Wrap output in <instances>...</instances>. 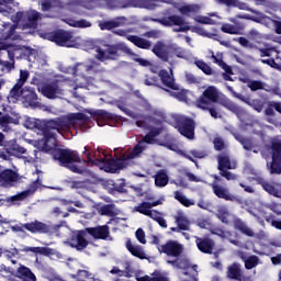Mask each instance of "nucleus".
<instances>
[{
	"label": "nucleus",
	"instance_id": "1",
	"mask_svg": "<svg viewBox=\"0 0 281 281\" xmlns=\"http://www.w3.org/2000/svg\"><path fill=\"white\" fill-rule=\"evenodd\" d=\"M161 131V125L153 127L150 132L144 137V139L134 147L132 153L123 154V156L116 160L111 159V156H106L104 154L103 156H100V158L93 159L91 157V154H87L88 164L97 166L98 168H100V170H104V172L113 173L117 170H124V168L131 165V159H137V157H139V154L146 150L147 144H155V137H157V135H160Z\"/></svg>",
	"mask_w": 281,
	"mask_h": 281
},
{
	"label": "nucleus",
	"instance_id": "2",
	"mask_svg": "<svg viewBox=\"0 0 281 281\" xmlns=\"http://www.w3.org/2000/svg\"><path fill=\"white\" fill-rule=\"evenodd\" d=\"M160 254H166L169 258H176V260H167L168 265L180 269V281H196V278L192 277L196 273V266L190 265L187 259H179V256L183 254V245L177 240H169L165 245L158 247ZM192 273V276H190Z\"/></svg>",
	"mask_w": 281,
	"mask_h": 281
},
{
	"label": "nucleus",
	"instance_id": "3",
	"mask_svg": "<svg viewBox=\"0 0 281 281\" xmlns=\"http://www.w3.org/2000/svg\"><path fill=\"white\" fill-rule=\"evenodd\" d=\"M87 234L92 236L95 240H106L109 238V226H98L86 228V231H77L72 235V239L70 241L71 247H75L77 251H82L86 249L89 241H87Z\"/></svg>",
	"mask_w": 281,
	"mask_h": 281
},
{
	"label": "nucleus",
	"instance_id": "4",
	"mask_svg": "<svg viewBox=\"0 0 281 281\" xmlns=\"http://www.w3.org/2000/svg\"><path fill=\"white\" fill-rule=\"evenodd\" d=\"M65 128H69V125L63 126L60 119L47 121L43 131L44 139L37 142L38 150H43L44 153L54 150L57 146L56 133L54 131L60 133Z\"/></svg>",
	"mask_w": 281,
	"mask_h": 281
},
{
	"label": "nucleus",
	"instance_id": "5",
	"mask_svg": "<svg viewBox=\"0 0 281 281\" xmlns=\"http://www.w3.org/2000/svg\"><path fill=\"white\" fill-rule=\"evenodd\" d=\"M53 157L59 161L60 166L68 168L71 172H77V175H82V172H85V168L82 167V164L85 162H82L80 157L72 150L56 149Z\"/></svg>",
	"mask_w": 281,
	"mask_h": 281
},
{
	"label": "nucleus",
	"instance_id": "6",
	"mask_svg": "<svg viewBox=\"0 0 281 281\" xmlns=\"http://www.w3.org/2000/svg\"><path fill=\"white\" fill-rule=\"evenodd\" d=\"M21 46L14 44H3L0 42V71L10 74L14 69V52H19Z\"/></svg>",
	"mask_w": 281,
	"mask_h": 281
},
{
	"label": "nucleus",
	"instance_id": "7",
	"mask_svg": "<svg viewBox=\"0 0 281 281\" xmlns=\"http://www.w3.org/2000/svg\"><path fill=\"white\" fill-rule=\"evenodd\" d=\"M8 99L9 102H12L13 104L20 101L24 106H37L38 104V95H36V91L30 87L18 88L15 94H13L11 90Z\"/></svg>",
	"mask_w": 281,
	"mask_h": 281
},
{
	"label": "nucleus",
	"instance_id": "8",
	"mask_svg": "<svg viewBox=\"0 0 281 281\" xmlns=\"http://www.w3.org/2000/svg\"><path fill=\"white\" fill-rule=\"evenodd\" d=\"M262 157L267 159V157L271 156L272 157V164L270 167V172L271 175L281 173V144L278 140L272 142V146L265 147L261 151Z\"/></svg>",
	"mask_w": 281,
	"mask_h": 281
},
{
	"label": "nucleus",
	"instance_id": "9",
	"mask_svg": "<svg viewBox=\"0 0 281 281\" xmlns=\"http://www.w3.org/2000/svg\"><path fill=\"white\" fill-rule=\"evenodd\" d=\"M42 15L36 10H30L25 13L18 12L14 15H12L11 21L13 23H21L23 30L27 29H36V25H38V21H41Z\"/></svg>",
	"mask_w": 281,
	"mask_h": 281
},
{
	"label": "nucleus",
	"instance_id": "10",
	"mask_svg": "<svg viewBox=\"0 0 281 281\" xmlns=\"http://www.w3.org/2000/svg\"><path fill=\"white\" fill-rule=\"evenodd\" d=\"M160 80L165 87H168V89H171V95L173 98H177V100H180L181 102L188 100L187 92L184 90L179 89V85L175 82V77L172 75L168 74L166 70H161L159 72Z\"/></svg>",
	"mask_w": 281,
	"mask_h": 281
},
{
	"label": "nucleus",
	"instance_id": "11",
	"mask_svg": "<svg viewBox=\"0 0 281 281\" xmlns=\"http://www.w3.org/2000/svg\"><path fill=\"white\" fill-rule=\"evenodd\" d=\"M218 89L214 86H209L202 93V97L196 100L195 104L198 109L207 110L210 109V104H215V102H218Z\"/></svg>",
	"mask_w": 281,
	"mask_h": 281
},
{
	"label": "nucleus",
	"instance_id": "12",
	"mask_svg": "<svg viewBox=\"0 0 281 281\" xmlns=\"http://www.w3.org/2000/svg\"><path fill=\"white\" fill-rule=\"evenodd\" d=\"M160 25H164L165 27H172L173 32H188L190 31V23L186 21L181 15H171L168 18H162L160 20H157Z\"/></svg>",
	"mask_w": 281,
	"mask_h": 281
},
{
	"label": "nucleus",
	"instance_id": "13",
	"mask_svg": "<svg viewBox=\"0 0 281 281\" xmlns=\"http://www.w3.org/2000/svg\"><path fill=\"white\" fill-rule=\"evenodd\" d=\"M55 43L60 47H80L82 45V37L74 36V34L67 31H59L55 37Z\"/></svg>",
	"mask_w": 281,
	"mask_h": 281
},
{
	"label": "nucleus",
	"instance_id": "14",
	"mask_svg": "<svg viewBox=\"0 0 281 281\" xmlns=\"http://www.w3.org/2000/svg\"><path fill=\"white\" fill-rule=\"evenodd\" d=\"M38 91L44 94L48 100H56V98H60L63 95V89L56 82L48 83L38 88Z\"/></svg>",
	"mask_w": 281,
	"mask_h": 281
},
{
	"label": "nucleus",
	"instance_id": "15",
	"mask_svg": "<svg viewBox=\"0 0 281 281\" xmlns=\"http://www.w3.org/2000/svg\"><path fill=\"white\" fill-rule=\"evenodd\" d=\"M19 181V173L11 169H5L0 172V186L3 188H10Z\"/></svg>",
	"mask_w": 281,
	"mask_h": 281
},
{
	"label": "nucleus",
	"instance_id": "16",
	"mask_svg": "<svg viewBox=\"0 0 281 281\" xmlns=\"http://www.w3.org/2000/svg\"><path fill=\"white\" fill-rule=\"evenodd\" d=\"M1 38L4 41H21V35L16 34V24L3 23Z\"/></svg>",
	"mask_w": 281,
	"mask_h": 281
},
{
	"label": "nucleus",
	"instance_id": "17",
	"mask_svg": "<svg viewBox=\"0 0 281 281\" xmlns=\"http://www.w3.org/2000/svg\"><path fill=\"white\" fill-rule=\"evenodd\" d=\"M117 56V48L113 46H104L103 48L97 49L98 60H115Z\"/></svg>",
	"mask_w": 281,
	"mask_h": 281
},
{
	"label": "nucleus",
	"instance_id": "18",
	"mask_svg": "<svg viewBox=\"0 0 281 281\" xmlns=\"http://www.w3.org/2000/svg\"><path fill=\"white\" fill-rule=\"evenodd\" d=\"M116 34H119V36H126L130 43H133L136 47H139L140 49H150V46L153 45L150 42L139 36L127 35L126 31H117Z\"/></svg>",
	"mask_w": 281,
	"mask_h": 281
},
{
	"label": "nucleus",
	"instance_id": "19",
	"mask_svg": "<svg viewBox=\"0 0 281 281\" xmlns=\"http://www.w3.org/2000/svg\"><path fill=\"white\" fill-rule=\"evenodd\" d=\"M211 188L213 189L215 196H217L218 199H224L225 201H236V195L229 193V190H227V188L221 187L216 182H213L211 184Z\"/></svg>",
	"mask_w": 281,
	"mask_h": 281
},
{
	"label": "nucleus",
	"instance_id": "20",
	"mask_svg": "<svg viewBox=\"0 0 281 281\" xmlns=\"http://www.w3.org/2000/svg\"><path fill=\"white\" fill-rule=\"evenodd\" d=\"M24 229L31 232V234H45L49 232V227L40 221L30 222L23 225Z\"/></svg>",
	"mask_w": 281,
	"mask_h": 281
},
{
	"label": "nucleus",
	"instance_id": "21",
	"mask_svg": "<svg viewBox=\"0 0 281 281\" xmlns=\"http://www.w3.org/2000/svg\"><path fill=\"white\" fill-rule=\"evenodd\" d=\"M179 133L187 137V139H194V121L183 119V123L178 128Z\"/></svg>",
	"mask_w": 281,
	"mask_h": 281
},
{
	"label": "nucleus",
	"instance_id": "22",
	"mask_svg": "<svg viewBox=\"0 0 281 281\" xmlns=\"http://www.w3.org/2000/svg\"><path fill=\"white\" fill-rule=\"evenodd\" d=\"M127 22L128 20H126L125 16H119L105 22H100L99 26L100 30H113L115 27H122L123 25H126Z\"/></svg>",
	"mask_w": 281,
	"mask_h": 281
},
{
	"label": "nucleus",
	"instance_id": "23",
	"mask_svg": "<svg viewBox=\"0 0 281 281\" xmlns=\"http://www.w3.org/2000/svg\"><path fill=\"white\" fill-rule=\"evenodd\" d=\"M165 201L166 199L159 198L157 201L151 203L143 202L138 206H135L134 210L135 212H139V214H144L145 216H147V214L150 212V210H153V207H157V205H162Z\"/></svg>",
	"mask_w": 281,
	"mask_h": 281
},
{
	"label": "nucleus",
	"instance_id": "24",
	"mask_svg": "<svg viewBox=\"0 0 281 281\" xmlns=\"http://www.w3.org/2000/svg\"><path fill=\"white\" fill-rule=\"evenodd\" d=\"M19 278L23 281H36V274L32 270L23 265H20L16 269L15 279Z\"/></svg>",
	"mask_w": 281,
	"mask_h": 281
},
{
	"label": "nucleus",
	"instance_id": "25",
	"mask_svg": "<svg viewBox=\"0 0 281 281\" xmlns=\"http://www.w3.org/2000/svg\"><path fill=\"white\" fill-rule=\"evenodd\" d=\"M221 19L218 13H209L207 15H196L194 21L201 23L202 25H216L217 21Z\"/></svg>",
	"mask_w": 281,
	"mask_h": 281
},
{
	"label": "nucleus",
	"instance_id": "26",
	"mask_svg": "<svg viewBox=\"0 0 281 281\" xmlns=\"http://www.w3.org/2000/svg\"><path fill=\"white\" fill-rule=\"evenodd\" d=\"M153 53L155 54V56H157L161 60H168V58L170 56V47H168L166 44H164L161 42H158L154 46Z\"/></svg>",
	"mask_w": 281,
	"mask_h": 281
},
{
	"label": "nucleus",
	"instance_id": "27",
	"mask_svg": "<svg viewBox=\"0 0 281 281\" xmlns=\"http://www.w3.org/2000/svg\"><path fill=\"white\" fill-rule=\"evenodd\" d=\"M195 243L200 251L203 254H212V250L214 249V241L207 238L196 237Z\"/></svg>",
	"mask_w": 281,
	"mask_h": 281
},
{
	"label": "nucleus",
	"instance_id": "28",
	"mask_svg": "<svg viewBox=\"0 0 281 281\" xmlns=\"http://www.w3.org/2000/svg\"><path fill=\"white\" fill-rule=\"evenodd\" d=\"M126 249L132 254V256H135L136 258H139L140 260L146 259V251H144V248L139 245H134L131 243V240L126 241Z\"/></svg>",
	"mask_w": 281,
	"mask_h": 281
},
{
	"label": "nucleus",
	"instance_id": "29",
	"mask_svg": "<svg viewBox=\"0 0 281 281\" xmlns=\"http://www.w3.org/2000/svg\"><path fill=\"white\" fill-rule=\"evenodd\" d=\"M237 19H246L249 21H255V23H271V18L262 14V13H257V15H249V14H238Z\"/></svg>",
	"mask_w": 281,
	"mask_h": 281
},
{
	"label": "nucleus",
	"instance_id": "30",
	"mask_svg": "<svg viewBox=\"0 0 281 281\" xmlns=\"http://www.w3.org/2000/svg\"><path fill=\"white\" fill-rule=\"evenodd\" d=\"M27 78H30V71L21 69L20 70V77L16 80L15 85L13 86V88L11 89L13 95H16L15 94L16 91L19 89L23 88V86L27 82Z\"/></svg>",
	"mask_w": 281,
	"mask_h": 281
},
{
	"label": "nucleus",
	"instance_id": "31",
	"mask_svg": "<svg viewBox=\"0 0 281 281\" xmlns=\"http://www.w3.org/2000/svg\"><path fill=\"white\" fill-rule=\"evenodd\" d=\"M176 223L179 227V229L188 231L190 229V220L183 212H178L175 215Z\"/></svg>",
	"mask_w": 281,
	"mask_h": 281
},
{
	"label": "nucleus",
	"instance_id": "32",
	"mask_svg": "<svg viewBox=\"0 0 281 281\" xmlns=\"http://www.w3.org/2000/svg\"><path fill=\"white\" fill-rule=\"evenodd\" d=\"M170 178H168V172L166 170H160L155 175V186L157 188H166Z\"/></svg>",
	"mask_w": 281,
	"mask_h": 281
},
{
	"label": "nucleus",
	"instance_id": "33",
	"mask_svg": "<svg viewBox=\"0 0 281 281\" xmlns=\"http://www.w3.org/2000/svg\"><path fill=\"white\" fill-rule=\"evenodd\" d=\"M222 161V170H236V160H231L229 156L222 155L218 157V168H221Z\"/></svg>",
	"mask_w": 281,
	"mask_h": 281
},
{
	"label": "nucleus",
	"instance_id": "34",
	"mask_svg": "<svg viewBox=\"0 0 281 281\" xmlns=\"http://www.w3.org/2000/svg\"><path fill=\"white\" fill-rule=\"evenodd\" d=\"M16 256H19V249L0 247V258H8L13 265H16V261L12 260V258H16Z\"/></svg>",
	"mask_w": 281,
	"mask_h": 281
},
{
	"label": "nucleus",
	"instance_id": "35",
	"mask_svg": "<svg viewBox=\"0 0 281 281\" xmlns=\"http://www.w3.org/2000/svg\"><path fill=\"white\" fill-rule=\"evenodd\" d=\"M24 251H31L32 254H40L41 256H54L56 250L49 247H26Z\"/></svg>",
	"mask_w": 281,
	"mask_h": 281
},
{
	"label": "nucleus",
	"instance_id": "36",
	"mask_svg": "<svg viewBox=\"0 0 281 281\" xmlns=\"http://www.w3.org/2000/svg\"><path fill=\"white\" fill-rule=\"evenodd\" d=\"M234 227L245 234V236H254V231L247 226L244 222L240 221L238 217H234Z\"/></svg>",
	"mask_w": 281,
	"mask_h": 281
},
{
	"label": "nucleus",
	"instance_id": "37",
	"mask_svg": "<svg viewBox=\"0 0 281 281\" xmlns=\"http://www.w3.org/2000/svg\"><path fill=\"white\" fill-rule=\"evenodd\" d=\"M201 7L199 4H183L178 7V11L180 14H194V12H199Z\"/></svg>",
	"mask_w": 281,
	"mask_h": 281
},
{
	"label": "nucleus",
	"instance_id": "38",
	"mask_svg": "<svg viewBox=\"0 0 281 281\" xmlns=\"http://www.w3.org/2000/svg\"><path fill=\"white\" fill-rule=\"evenodd\" d=\"M147 216H149V218H153V221H156V223H158L160 227H168L166 220H164V216H161V213L159 211L151 209L149 213H147Z\"/></svg>",
	"mask_w": 281,
	"mask_h": 281
},
{
	"label": "nucleus",
	"instance_id": "39",
	"mask_svg": "<svg viewBox=\"0 0 281 281\" xmlns=\"http://www.w3.org/2000/svg\"><path fill=\"white\" fill-rule=\"evenodd\" d=\"M8 124H19V121L12 119L10 115H3V113L0 112V126L4 133L9 131Z\"/></svg>",
	"mask_w": 281,
	"mask_h": 281
},
{
	"label": "nucleus",
	"instance_id": "40",
	"mask_svg": "<svg viewBox=\"0 0 281 281\" xmlns=\"http://www.w3.org/2000/svg\"><path fill=\"white\" fill-rule=\"evenodd\" d=\"M0 276L8 281H16V274L14 271H12V269L5 267V265L0 266Z\"/></svg>",
	"mask_w": 281,
	"mask_h": 281
},
{
	"label": "nucleus",
	"instance_id": "41",
	"mask_svg": "<svg viewBox=\"0 0 281 281\" xmlns=\"http://www.w3.org/2000/svg\"><path fill=\"white\" fill-rule=\"evenodd\" d=\"M217 218H220L222 223H229L232 218H234V215L229 214L227 207L220 206L217 210Z\"/></svg>",
	"mask_w": 281,
	"mask_h": 281
},
{
	"label": "nucleus",
	"instance_id": "42",
	"mask_svg": "<svg viewBox=\"0 0 281 281\" xmlns=\"http://www.w3.org/2000/svg\"><path fill=\"white\" fill-rule=\"evenodd\" d=\"M175 0H144L143 8L147 10H155V8H159L161 3H172Z\"/></svg>",
	"mask_w": 281,
	"mask_h": 281
},
{
	"label": "nucleus",
	"instance_id": "43",
	"mask_svg": "<svg viewBox=\"0 0 281 281\" xmlns=\"http://www.w3.org/2000/svg\"><path fill=\"white\" fill-rule=\"evenodd\" d=\"M175 199L179 201L181 205H184V207H191V205H194V200L188 199V196L180 191L175 192Z\"/></svg>",
	"mask_w": 281,
	"mask_h": 281
},
{
	"label": "nucleus",
	"instance_id": "44",
	"mask_svg": "<svg viewBox=\"0 0 281 281\" xmlns=\"http://www.w3.org/2000/svg\"><path fill=\"white\" fill-rule=\"evenodd\" d=\"M8 153H10V155H14V157H23V155L27 153V149L24 147H21L18 144H13L8 148Z\"/></svg>",
	"mask_w": 281,
	"mask_h": 281
},
{
	"label": "nucleus",
	"instance_id": "45",
	"mask_svg": "<svg viewBox=\"0 0 281 281\" xmlns=\"http://www.w3.org/2000/svg\"><path fill=\"white\" fill-rule=\"evenodd\" d=\"M227 277L232 280H240V265L235 263L228 267Z\"/></svg>",
	"mask_w": 281,
	"mask_h": 281
},
{
	"label": "nucleus",
	"instance_id": "46",
	"mask_svg": "<svg viewBox=\"0 0 281 281\" xmlns=\"http://www.w3.org/2000/svg\"><path fill=\"white\" fill-rule=\"evenodd\" d=\"M32 194H34V191H32V190L22 191L18 194L11 196L10 201H12L13 203H16L19 201H25V199H27V196H32Z\"/></svg>",
	"mask_w": 281,
	"mask_h": 281
},
{
	"label": "nucleus",
	"instance_id": "47",
	"mask_svg": "<svg viewBox=\"0 0 281 281\" xmlns=\"http://www.w3.org/2000/svg\"><path fill=\"white\" fill-rule=\"evenodd\" d=\"M218 170H220L221 177H224L225 179H227V181H236V179H238V177L234 175L232 171H227L226 169H223V160H221L220 162Z\"/></svg>",
	"mask_w": 281,
	"mask_h": 281
},
{
	"label": "nucleus",
	"instance_id": "48",
	"mask_svg": "<svg viewBox=\"0 0 281 281\" xmlns=\"http://www.w3.org/2000/svg\"><path fill=\"white\" fill-rule=\"evenodd\" d=\"M177 56L178 58H188V55L183 49L177 45H171L169 49V56Z\"/></svg>",
	"mask_w": 281,
	"mask_h": 281
},
{
	"label": "nucleus",
	"instance_id": "49",
	"mask_svg": "<svg viewBox=\"0 0 281 281\" xmlns=\"http://www.w3.org/2000/svg\"><path fill=\"white\" fill-rule=\"evenodd\" d=\"M221 30L224 32V34H234V35L240 34V29L229 23L223 24L221 26Z\"/></svg>",
	"mask_w": 281,
	"mask_h": 281
},
{
	"label": "nucleus",
	"instance_id": "50",
	"mask_svg": "<svg viewBox=\"0 0 281 281\" xmlns=\"http://www.w3.org/2000/svg\"><path fill=\"white\" fill-rule=\"evenodd\" d=\"M66 23H68L70 25V27H91V22L87 21V20H67Z\"/></svg>",
	"mask_w": 281,
	"mask_h": 281
},
{
	"label": "nucleus",
	"instance_id": "51",
	"mask_svg": "<svg viewBox=\"0 0 281 281\" xmlns=\"http://www.w3.org/2000/svg\"><path fill=\"white\" fill-rule=\"evenodd\" d=\"M194 65H196V67L201 69V71H203V74H205L206 76H212L213 74L212 68L210 67V65L205 64V61L195 60Z\"/></svg>",
	"mask_w": 281,
	"mask_h": 281
},
{
	"label": "nucleus",
	"instance_id": "52",
	"mask_svg": "<svg viewBox=\"0 0 281 281\" xmlns=\"http://www.w3.org/2000/svg\"><path fill=\"white\" fill-rule=\"evenodd\" d=\"M78 281H93V273L89 270H79L77 273Z\"/></svg>",
	"mask_w": 281,
	"mask_h": 281
},
{
	"label": "nucleus",
	"instance_id": "53",
	"mask_svg": "<svg viewBox=\"0 0 281 281\" xmlns=\"http://www.w3.org/2000/svg\"><path fill=\"white\" fill-rule=\"evenodd\" d=\"M244 262L246 269H254V267H258V258L256 256L244 259Z\"/></svg>",
	"mask_w": 281,
	"mask_h": 281
},
{
	"label": "nucleus",
	"instance_id": "54",
	"mask_svg": "<svg viewBox=\"0 0 281 281\" xmlns=\"http://www.w3.org/2000/svg\"><path fill=\"white\" fill-rule=\"evenodd\" d=\"M68 120H69V124L71 126H75V124H78V122L85 120V114H82V113L70 114L68 116Z\"/></svg>",
	"mask_w": 281,
	"mask_h": 281
},
{
	"label": "nucleus",
	"instance_id": "55",
	"mask_svg": "<svg viewBox=\"0 0 281 281\" xmlns=\"http://www.w3.org/2000/svg\"><path fill=\"white\" fill-rule=\"evenodd\" d=\"M212 58L214 59V63H216V65H221L227 74H232V68L223 63V57L221 55H212Z\"/></svg>",
	"mask_w": 281,
	"mask_h": 281
},
{
	"label": "nucleus",
	"instance_id": "56",
	"mask_svg": "<svg viewBox=\"0 0 281 281\" xmlns=\"http://www.w3.org/2000/svg\"><path fill=\"white\" fill-rule=\"evenodd\" d=\"M99 214L101 216H113V214H115V211H113L112 205H104L99 210Z\"/></svg>",
	"mask_w": 281,
	"mask_h": 281
},
{
	"label": "nucleus",
	"instance_id": "57",
	"mask_svg": "<svg viewBox=\"0 0 281 281\" xmlns=\"http://www.w3.org/2000/svg\"><path fill=\"white\" fill-rule=\"evenodd\" d=\"M135 237L138 240V243H140V245H146V233L144 232V229L138 228L135 232Z\"/></svg>",
	"mask_w": 281,
	"mask_h": 281
},
{
	"label": "nucleus",
	"instance_id": "58",
	"mask_svg": "<svg viewBox=\"0 0 281 281\" xmlns=\"http://www.w3.org/2000/svg\"><path fill=\"white\" fill-rule=\"evenodd\" d=\"M235 8H238V10H246L247 12H254V14H258V12H256L251 8H249L248 3L241 2L239 0H237Z\"/></svg>",
	"mask_w": 281,
	"mask_h": 281
},
{
	"label": "nucleus",
	"instance_id": "59",
	"mask_svg": "<svg viewBox=\"0 0 281 281\" xmlns=\"http://www.w3.org/2000/svg\"><path fill=\"white\" fill-rule=\"evenodd\" d=\"M248 87L251 91H258L259 89H263L265 85L261 81H250L248 82Z\"/></svg>",
	"mask_w": 281,
	"mask_h": 281
},
{
	"label": "nucleus",
	"instance_id": "60",
	"mask_svg": "<svg viewBox=\"0 0 281 281\" xmlns=\"http://www.w3.org/2000/svg\"><path fill=\"white\" fill-rule=\"evenodd\" d=\"M262 25H266L267 27L273 25L274 30H276V33L281 34V22L271 20L270 23H262Z\"/></svg>",
	"mask_w": 281,
	"mask_h": 281
},
{
	"label": "nucleus",
	"instance_id": "61",
	"mask_svg": "<svg viewBox=\"0 0 281 281\" xmlns=\"http://www.w3.org/2000/svg\"><path fill=\"white\" fill-rule=\"evenodd\" d=\"M192 32H195L196 34H199L200 36H206V38H212V34L209 33L207 31H205L202 27H193Z\"/></svg>",
	"mask_w": 281,
	"mask_h": 281
},
{
	"label": "nucleus",
	"instance_id": "62",
	"mask_svg": "<svg viewBox=\"0 0 281 281\" xmlns=\"http://www.w3.org/2000/svg\"><path fill=\"white\" fill-rule=\"evenodd\" d=\"M213 144H214L215 150H223V148H225V143L220 137H216L213 140Z\"/></svg>",
	"mask_w": 281,
	"mask_h": 281
},
{
	"label": "nucleus",
	"instance_id": "63",
	"mask_svg": "<svg viewBox=\"0 0 281 281\" xmlns=\"http://www.w3.org/2000/svg\"><path fill=\"white\" fill-rule=\"evenodd\" d=\"M78 67H79L78 68L79 71L82 69H86V71H91V69H93L95 71L98 64L92 63V64H87V65H79Z\"/></svg>",
	"mask_w": 281,
	"mask_h": 281
},
{
	"label": "nucleus",
	"instance_id": "64",
	"mask_svg": "<svg viewBox=\"0 0 281 281\" xmlns=\"http://www.w3.org/2000/svg\"><path fill=\"white\" fill-rule=\"evenodd\" d=\"M150 281H170L166 274L155 273L150 277Z\"/></svg>",
	"mask_w": 281,
	"mask_h": 281
}]
</instances>
